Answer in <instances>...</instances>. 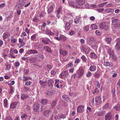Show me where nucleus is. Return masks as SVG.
<instances>
[{
  "label": "nucleus",
  "mask_w": 120,
  "mask_h": 120,
  "mask_svg": "<svg viewBox=\"0 0 120 120\" xmlns=\"http://www.w3.org/2000/svg\"><path fill=\"white\" fill-rule=\"evenodd\" d=\"M42 106H40L39 104L37 103L34 104L33 109L35 112H41L42 110Z\"/></svg>",
  "instance_id": "1"
},
{
  "label": "nucleus",
  "mask_w": 120,
  "mask_h": 120,
  "mask_svg": "<svg viewBox=\"0 0 120 120\" xmlns=\"http://www.w3.org/2000/svg\"><path fill=\"white\" fill-rule=\"evenodd\" d=\"M99 26L101 29L104 30H107L109 29V26L107 23L103 22L101 23Z\"/></svg>",
  "instance_id": "2"
},
{
  "label": "nucleus",
  "mask_w": 120,
  "mask_h": 120,
  "mask_svg": "<svg viewBox=\"0 0 120 120\" xmlns=\"http://www.w3.org/2000/svg\"><path fill=\"white\" fill-rule=\"evenodd\" d=\"M84 72L83 69L82 68H79L76 71V73L77 77L79 78L83 74Z\"/></svg>",
  "instance_id": "3"
},
{
  "label": "nucleus",
  "mask_w": 120,
  "mask_h": 120,
  "mask_svg": "<svg viewBox=\"0 0 120 120\" xmlns=\"http://www.w3.org/2000/svg\"><path fill=\"white\" fill-rule=\"evenodd\" d=\"M68 71H65L61 73L60 76L61 78H64L68 76Z\"/></svg>",
  "instance_id": "4"
},
{
  "label": "nucleus",
  "mask_w": 120,
  "mask_h": 120,
  "mask_svg": "<svg viewBox=\"0 0 120 120\" xmlns=\"http://www.w3.org/2000/svg\"><path fill=\"white\" fill-rule=\"evenodd\" d=\"M117 43L115 46V49L117 50H118L120 48V39L118 38L116 39Z\"/></svg>",
  "instance_id": "5"
},
{
  "label": "nucleus",
  "mask_w": 120,
  "mask_h": 120,
  "mask_svg": "<svg viewBox=\"0 0 120 120\" xmlns=\"http://www.w3.org/2000/svg\"><path fill=\"white\" fill-rule=\"evenodd\" d=\"M19 3L17 4L15 6L19 9H21L25 4V3L23 0H20Z\"/></svg>",
  "instance_id": "6"
},
{
  "label": "nucleus",
  "mask_w": 120,
  "mask_h": 120,
  "mask_svg": "<svg viewBox=\"0 0 120 120\" xmlns=\"http://www.w3.org/2000/svg\"><path fill=\"white\" fill-rule=\"evenodd\" d=\"M112 118V115L110 112L108 113L105 116V120H111Z\"/></svg>",
  "instance_id": "7"
},
{
  "label": "nucleus",
  "mask_w": 120,
  "mask_h": 120,
  "mask_svg": "<svg viewBox=\"0 0 120 120\" xmlns=\"http://www.w3.org/2000/svg\"><path fill=\"white\" fill-rule=\"evenodd\" d=\"M84 107L82 105L79 106L77 109V112L79 113H82L84 111Z\"/></svg>",
  "instance_id": "8"
},
{
  "label": "nucleus",
  "mask_w": 120,
  "mask_h": 120,
  "mask_svg": "<svg viewBox=\"0 0 120 120\" xmlns=\"http://www.w3.org/2000/svg\"><path fill=\"white\" fill-rule=\"evenodd\" d=\"M36 59L39 60V61L42 60L44 58V56L43 55L40 54H38L36 56Z\"/></svg>",
  "instance_id": "9"
},
{
  "label": "nucleus",
  "mask_w": 120,
  "mask_h": 120,
  "mask_svg": "<svg viewBox=\"0 0 120 120\" xmlns=\"http://www.w3.org/2000/svg\"><path fill=\"white\" fill-rule=\"evenodd\" d=\"M95 101L96 104L99 105L101 102V99L100 96H97L95 98Z\"/></svg>",
  "instance_id": "10"
},
{
  "label": "nucleus",
  "mask_w": 120,
  "mask_h": 120,
  "mask_svg": "<svg viewBox=\"0 0 120 120\" xmlns=\"http://www.w3.org/2000/svg\"><path fill=\"white\" fill-rule=\"evenodd\" d=\"M51 111L50 110H48L44 111L43 113V114L46 117H48L51 113Z\"/></svg>",
  "instance_id": "11"
},
{
  "label": "nucleus",
  "mask_w": 120,
  "mask_h": 120,
  "mask_svg": "<svg viewBox=\"0 0 120 120\" xmlns=\"http://www.w3.org/2000/svg\"><path fill=\"white\" fill-rule=\"evenodd\" d=\"M84 0H76V4L77 5H82L85 3Z\"/></svg>",
  "instance_id": "12"
},
{
  "label": "nucleus",
  "mask_w": 120,
  "mask_h": 120,
  "mask_svg": "<svg viewBox=\"0 0 120 120\" xmlns=\"http://www.w3.org/2000/svg\"><path fill=\"white\" fill-rule=\"evenodd\" d=\"M95 39L93 38H86L87 41L90 43L95 41Z\"/></svg>",
  "instance_id": "13"
},
{
  "label": "nucleus",
  "mask_w": 120,
  "mask_h": 120,
  "mask_svg": "<svg viewBox=\"0 0 120 120\" xmlns=\"http://www.w3.org/2000/svg\"><path fill=\"white\" fill-rule=\"evenodd\" d=\"M106 48L107 49V53L110 55H112V54L114 53L113 50H112V49L110 48L109 46H107L106 47Z\"/></svg>",
  "instance_id": "14"
},
{
  "label": "nucleus",
  "mask_w": 120,
  "mask_h": 120,
  "mask_svg": "<svg viewBox=\"0 0 120 120\" xmlns=\"http://www.w3.org/2000/svg\"><path fill=\"white\" fill-rule=\"evenodd\" d=\"M104 65L106 67L109 66L111 68L113 67V64L111 63L108 62H105L104 63Z\"/></svg>",
  "instance_id": "15"
},
{
  "label": "nucleus",
  "mask_w": 120,
  "mask_h": 120,
  "mask_svg": "<svg viewBox=\"0 0 120 120\" xmlns=\"http://www.w3.org/2000/svg\"><path fill=\"white\" fill-rule=\"evenodd\" d=\"M120 22V20L118 19L112 20V25H115L117 24Z\"/></svg>",
  "instance_id": "16"
},
{
  "label": "nucleus",
  "mask_w": 120,
  "mask_h": 120,
  "mask_svg": "<svg viewBox=\"0 0 120 120\" xmlns=\"http://www.w3.org/2000/svg\"><path fill=\"white\" fill-rule=\"evenodd\" d=\"M27 52L29 54L38 53L37 51L35 50H30L28 51Z\"/></svg>",
  "instance_id": "17"
},
{
  "label": "nucleus",
  "mask_w": 120,
  "mask_h": 120,
  "mask_svg": "<svg viewBox=\"0 0 120 120\" xmlns=\"http://www.w3.org/2000/svg\"><path fill=\"white\" fill-rule=\"evenodd\" d=\"M55 83L56 84V86L57 88H59L60 87H62V85L61 82L59 80H56Z\"/></svg>",
  "instance_id": "18"
},
{
  "label": "nucleus",
  "mask_w": 120,
  "mask_h": 120,
  "mask_svg": "<svg viewBox=\"0 0 120 120\" xmlns=\"http://www.w3.org/2000/svg\"><path fill=\"white\" fill-rule=\"evenodd\" d=\"M48 84L49 86H52L54 83V81L52 80H49L47 81Z\"/></svg>",
  "instance_id": "19"
},
{
  "label": "nucleus",
  "mask_w": 120,
  "mask_h": 120,
  "mask_svg": "<svg viewBox=\"0 0 120 120\" xmlns=\"http://www.w3.org/2000/svg\"><path fill=\"white\" fill-rule=\"evenodd\" d=\"M105 113L104 111H102L100 112H97L95 113L96 115L99 116H101L104 115Z\"/></svg>",
  "instance_id": "20"
},
{
  "label": "nucleus",
  "mask_w": 120,
  "mask_h": 120,
  "mask_svg": "<svg viewBox=\"0 0 120 120\" xmlns=\"http://www.w3.org/2000/svg\"><path fill=\"white\" fill-rule=\"evenodd\" d=\"M62 98L65 100L68 101H70V98L68 97V96L67 95H64L62 97Z\"/></svg>",
  "instance_id": "21"
},
{
  "label": "nucleus",
  "mask_w": 120,
  "mask_h": 120,
  "mask_svg": "<svg viewBox=\"0 0 120 120\" xmlns=\"http://www.w3.org/2000/svg\"><path fill=\"white\" fill-rule=\"evenodd\" d=\"M46 51L49 52H52L50 48L48 46H44L43 48Z\"/></svg>",
  "instance_id": "22"
},
{
  "label": "nucleus",
  "mask_w": 120,
  "mask_h": 120,
  "mask_svg": "<svg viewBox=\"0 0 120 120\" xmlns=\"http://www.w3.org/2000/svg\"><path fill=\"white\" fill-rule=\"evenodd\" d=\"M28 97V96L27 94H23L21 95V98L23 100L27 98Z\"/></svg>",
  "instance_id": "23"
},
{
  "label": "nucleus",
  "mask_w": 120,
  "mask_h": 120,
  "mask_svg": "<svg viewBox=\"0 0 120 120\" xmlns=\"http://www.w3.org/2000/svg\"><path fill=\"white\" fill-rule=\"evenodd\" d=\"M17 105V103L16 102H13L11 103L10 106L11 109H13L15 108L16 106Z\"/></svg>",
  "instance_id": "24"
},
{
  "label": "nucleus",
  "mask_w": 120,
  "mask_h": 120,
  "mask_svg": "<svg viewBox=\"0 0 120 120\" xmlns=\"http://www.w3.org/2000/svg\"><path fill=\"white\" fill-rule=\"evenodd\" d=\"M60 40H61L63 41H65L67 39L66 37L64 35L60 34Z\"/></svg>",
  "instance_id": "25"
},
{
  "label": "nucleus",
  "mask_w": 120,
  "mask_h": 120,
  "mask_svg": "<svg viewBox=\"0 0 120 120\" xmlns=\"http://www.w3.org/2000/svg\"><path fill=\"white\" fill-rule=\"evenodd\" d=\"M60 54L64 56L66 55L68 53V52L66 51L60 50Z\"/></svg>",
  "instance_id": "26"
},
{
  "label": "nucleus",
  "mask_w": 120,
  "mask_h": 120,
  "mask_svg": "<svg viewBox=\"0 0 120 120\" xmlns=\"http://www.w3.org/2000/svg\"><path fill=\"white\" fill-rule=\"evenodd\" d=\"M102 108L103 109H109L110 108V107L109 104V103H107Z\"/></svg>",
  "instance_id": "27"
},
{
  "label": "nucleus",
  "mask_w": 120,
  "mask_h": 120,
  "mask_svg": "<svg viewBox=\"0 0 120 120\" xmlns=\"http://www.w3.org/2000/svg\"><path fill=\"white\" fill-rule=\"evenodd\" d=\"M114 11L113 9L111 8H108L106 9L105 11L106 12L109 13L110 12H113Z\"/></svg>",
  "instance_id": "28"
},
{
  "label": "nucleus",
  "mask_w": 120,
  "mask_h": 120,
  "mask_svg": "<svg viewBox=\"0 0 120 120\" xmlns=\"http://www.w3.org/2000/svg\"><path fill=\"white\" fill-rule=\"evenodd\" d=\"M29 60L30 63H32L36 62V60L34 58L31 57L30 58Z\"/></svg>",
  "instance_id": "29"
},
{
  "label": "nucleus",
  "mask_w": 120,
  "mask_h": 120,
  "mask_svg": "<svg viewBox=\"0 0 120 120\" xmlns=\"http://www.w3.org/2000/svg\"><path fill=\"white\" fill-rule=\"evenodd\" d=\"M70 27V25L68 22H67L66 23L65 26V28L66 30H68Z\"/></svg>",
  "instance_id": "30"
},
{
  "label": "nucleus",
  "mask_w": 120,
  "mask_h": 120,
  "mask_svg": "<svg viewBox=\"0 0 120 120\" xmlns=\"http://www.w3.org/2000/svg\"><path fill=\"white\" fill-rule=\"evenodd\" d=\"M46 33L49 35H53L54 34L53 33L49 30H46Z\"/></svg>",
  "instance_id": "31"
},
{
  "label": "nucleus",
  "mask_w": 120,
  "mask_h": 120,
  "mask_svg": "<svg viewBox=\"0 0 120 120\" xmlns=\"http://www.w3.org/2000/svg\"><path fill=\"white\" fill-rule=\"evenodd\" d=\"M96 69V67L94 65L91 66L90 67V70L91 71H94Z\"/></svg>",
  "instance_id": "32"
},
{
  "label": "nucleus",
  "mask_w": 120,
  "mask_h": 120,
  "mask_svg": "<svg viewBox=\"0 0 120 120\" xmlns=\"http://www.w3.org/2000/svg\"><path fill=\"white\" fill-rule=\"evenodd\" d=\"M97 25L94 24H92L91 25L90 28L92 30H94L97 29Z\"/></svg>",
  "instance_id": "33"
},
{
  "label": "nucleus",
  "mask_w": 120,
  "mask_h": 120,
  "mask_svg": "<svg viewBox=\"0 0 120 120\" xmlns=\"http://www.w3.org/2000/svg\"><path fill=\"white\" fill-rule=\"evenodd\" d=\"M39 82L40 84L42 86H44L46 82V81H43L40 80L39 81Z\"/></svg>",
  "instance_id": "34"
},
{
  "label": "nucleus",
  "mask_w": 120,
  "mask_h": 120,
  "mask_svg": "<svg viewBox=\"0 0 120 120\" xmlns=\"http://www.w3.org/2000/svg\"><path fill=\"white\" fill-rule=\"evenodd\" d=\"M47 102V100L45 99L41 100V103L42 105H44Z\"/></svg>",
  "instance_id": "35"
},
{
  "label": "nucleus",
  "mask_w": 120,
  "mask_h": 120,
  "mask_svg": "<svg viewBox=\"0 0 120 120\" xmlns=\"http://www.w3.org/2000/svg\"><path fill=\"white\" fill-rule=\"evenodd\" d=\"M53 5H51L50 7L48 8V12L49 13H50L52 11L53 9Z\"/></svg>",
  "instance_id": "36"
},
{
  "label": "nucleus",
  "mask_w": 120,
  "mask_h": 120,
  "mask_svg": "<svg viewBox=\"0 0 120 120\" xmlns=\"http://www.w3.org/2000/svg\"><path fill=\"white\" fill-rule=\"evenodd\" d=\"M113 108L117 110H119L120 109V103L118 104L116 106H115L113 107Z\"/></svg>",
  "instance_id": "37"
},
{
  "label": "nucleus",
  "mask_w": 120,
  "mask_h": 120,
  "mask_svg": "<svg viewBox=\"0 0 120 120\" xmlns=\"http://www.w3.org/2000/svg\"><path fill=\"white\" fill-rule=\"evenodd\" d=\"M4 105L6 108L8 107V104L7 102V99H5L4 100Z\"/></svg>",
  "instance_id": "38"
},
{
  "label": "nucleus",
  "mask_w": 120,
  "mask_h": 120,
  "mask_svg": "<svg viewBox=\"0 0 120 120\" xmlns=\"http://www.w3.org/2000/svg\"><path fill=\"white\" fill-rule=\"evenodd\" d=\"M105 41L108 44L111 41V39L110 38H105Z\"/></svg>",
  "instance_id": "39"
},
{
  "label": "nucleus",
  "mask_w": 120,
  "mask_h": 120,
  "mask_svg": "<svg viewBox=\"0 0 120 120\" xmlns=\"http://www.w3.org/2000/svg\"><path fill=\"white\" fill-rule=\"evenodd\" d=\"M54 91L52 90H50V91H48L46 93V94L47 95H51L52 94L54 93Z\"/></svg>",
  "instance_id": "40"
},
{
  "label": "nucleus",
  "mask_w": 120,
  "mask_h": 120,
  "mask_svg": "<svg viewBox=\"0 0 120 120\" xmlns=\"http://www.w3.org/2000/svg\"><path fill=\"white\" fill-rule=\"evenodd\" d=\"M89 26L87 25L85 27L83 28V29L86 32L87 31L89 30Z\"/></svg>",
  "instance_id": "41"
},
{
  "label": "nucleus",
  "mask_w": 120,
  "mask_h": 120,
  "mask_svg": "<svg viewBox=\"0 0 120 120\" xmlns=\"http://www.w3.org/2000/svg\"><path fill=\"white\" fill-rule=\"evenodd\" d=\"M79 17H76L75 19H74V22L76 24L78 23L79 22Z\"/></svg>",
  "instance_id": "42"
},
{
  "label": "nucleus",
  "mask_w": 120,
  "mask_h": 120,
  "mask_svg": "<svg viewBox=\"0 0 120 120\" xmlns=\"http://www.w3.org/2000/svg\"><path fill=\"white\" fill-rule=\"evenodd\" d=\"M56 116L57 115L55 114V115H53L51 118V120H53V118L55 120H57L58 119L57 118V117Z\"/></svg>",
  "instance_id": "43"
},
{
  "label": "nucleus",
  "mask_w": 120,
  "mask_h": 120,
  "mask_svg": "<svg viewBox=\"0 0 120 120\" xmlns=\"http://www.w3.org/2000/svg\"><path fill=\"white\" fill-rule=\"evenodd\" d=\"M40 20L39 19H37V18L36 17H34L33 20V21L34 22H39Z\"/></svg>",
  "instance_id": "44"
},
{
  "label": "nucleus",
  "mask_w": 120,
  "mask_h": 120,
  "mask_svg": "<svg viewBox=\"0 0 120 120\" xmlns=\"http://www.w3.org/2000/svg\"><path fill=\"white\" fill-rule=\"evenodd\" d=\"M114 28L116 30L120 29V24L115 26Z\"/></svg>",
  "instance_id": "45"
},
{
  "label": "nucleus",
  "mask_w": 120,
  "mask_h": 120,
  "mask_svg": "<svg viewBox=\"0 0 120 120\" xmlns=\"http://www.w3.org/2000/svg\"><path fill=\"white\" fill-rule=\"evenodd\" d=\"M81 58L83 61L86 62V61L87 59L84 55H83Z\"/></svg>",
  "instance_id": "46"
},
{
  "label": "nucleus",
  "mask_w": 120,
  "mask_h": 120,
  "mask_svg": "<svg viewBox=\"0 0 120 120\" xmlns=\"http://www.w3.org/2000/svg\"><path fill=\"white\" fill-rule=\"evenodd\" d=\"M90 56L91 58H95L97 57V56L94 53H92L90 54Z\"/></svg>",
  "instance_id": "47"
},
{
  "label": "nucleus",
  "mask_w": 120,
  "mask_h": 120,
  "mask_svg": "<svg viewBox=\"0 0 120 120\" xmlns=\"http://www.w3.org/2000/svg\"><path fill=\"white\" fill-rule=\"evenodd\" d=\"M56 103L57 102L56 101H53L51 105L52 107V108H53V107L56 105Z\"/></svg>",
  "instance_id": "48"
},
{
  "label": "nucleus",
  "mask_w": 120,
  "mask_h": 120,
  "mask_svg": "<svg viewBox=\"0 0 120 120\" xmlns=\"http://www.w3.org/2000/svg\"><path fill=\"white\" fill-rule=\"evenodd\" d=\"M98 90H97V89L96 88L94 90V92H93V93L94 94H96L98 93Z\"/></svg>",
  "instance_id": "49"
},
{
  "label": "nucleus",
  "mask_w": 120,
  "mask_h": 120,
  "mask_svg": "<svg viewBox=\"0 0 120 120\" xmlns=\"http://www.w3.org/2000/svg\"><path fill=\"white\" fill-rule=\"evenodd\" d=\"M42 42L45 44H49V42L46 41L45 39H43L42 40Z\"/></svg>",
  "instance_id": "50"
},
{
  "label": "nucleus",
  "mask_w": 120,
  "mask_h": 120,
  "mask_svg": "<svg viewBox=\"0 0 120 120\" xmlns=\"http://www.w3.org/2000/svg\"><path fill=\"white\" fill-rule=\"evenodd\" d=\"M104 10V8H98L97 9V11L99 12H102Z\"/></svg>",
  "instance_id": "51"
},
{
  "label": "nucleus",
  "mask_w": 120,
  "mask_h": 120,
  "mask_svg": "<svg viewBox=\"0 0 120 120\" xmlns=\"http://www.w3.org/2000/svg\"><path fill=\"white\" fill-rule=\"evenodd\" d=\"M36 34H35L31 36V39L33 40H34L36 38Z\"/></svg>",
  "instance_id": "52"
},
{
  "label": "nucleus",
  "mask_w": 120,
  "mask_h": 120,
  "mask_svg": "<svg viewBox=\"0 0 120 120\" xmlns=\"http://www.w3.org/2000/svg\"><path fill=\"white\" fill-rule=\"evenodd\" d=\"M29 72V70H24V75H27Z\"/></svg>",
  "instance_id": "53"
},
{
  "label": "nucleus",
  "mask_w": 120,
  "mask_h": 120,
  "mask_svg": "<svg viewBox=\"0 0 120 120\" xmlns=\"http://www.w3.org/2000/svg\"><path fill=\"white\" fill-rule=\"evenodd\" d=\"M96 34L98 35H100L101 34V32H100L99 30H96L95 32Z\"/></svg>",
  "instance_id": "54"
},
{
  "label": "nucleus",
  "mask_w": 120,
  "mask_h": 120,
  "mask_svg": "<svg viewBox=\"0 0 120 120\" xmlns=\"http://www.w3.org/2000/svg\"><path fill=\"white\" fill-rule=\"evenodd\" d=\"M27 116L26 114H24L23 115H22V116H21V117L22 118H25L27 117Z\"/></svg>",
  "instance_id": "55"
},
{
  "label": "nucleus",
  "mask_w": 120,
  "mask_h": 120,
  "mask_svg": "<svg viewBox=\"0 0 120 120\" xmlns=\"http://www.w3.org/2000/svg\"><path fill=\"white\" fill-rule=\"evenodd\" d=\"M6 65L7 66V70H9L10 69L11 67L10 65L9 64H6Z\"/></svg>",
  "instance_id": "56"
},
{
  "label": "nucleus",
  "mask_w": 120,
  "mask_h": 120,
  "mask_svg": "<svg viewBox=\"0 0 120 120\" xmlns=\"http://www.w3.org/2000/svg\"><path fill=\"white\" fill-rule=\"evenodd\" d=\"M3 38H6L8 37V35L6 34H4L3 36Z\"/></svg>",
  "instance_id": "57"
},
{
  "label": "nucleus",
  "mask_w": 120,
  "mask_h": 120,
  "mask_svg": "<svg viewBox=\"0 0 120 120\" xmlns=\"http://www.w3.org/2000/svg\"><path fill=\"white\" fill-rule=\"evenodd\" d=\"M20 64V63L18 62H15V66L16 67H17L19 66Z\"/></svg>",
  "instance_id": "58"
},
{
  "label": "nucleus",
  "mask_w": 120,
  "mask_h": 120,
  "mask_svg": "<svg viewBox=\"0 0 120 120\" xmlns=\"http://www.w3.org/2000/svg\"><path fill=\"white\" fill-rule=\"evenodd\" d=\"M91 75V73L90 71H88L87 74L86 76L87 77H89Z\"/></svg>",
  "instance_id": "59"
},
{
  "label": "nucleus",
  "mask_w": 120,
  "mask_h": 120,
  "mask_svg": "<svg viewBox=\"0 0 120 120\" xmlns=\"http://www.w3.org/2000/svg\"><path fill=\"white\" fill-rule=\"evenodd\" d=\"M111 56V58L115 60L116 59V58L115 56L114 55V53H113L112 54V55H110Z\"/></svg>",
  "instance_id": "60"
},
{
  "label": "nucleus",
  "mask_w": 120,
  "mask_h": 120,
  "mask_svg": "<svg viewBox=\"0 0 120 120\" xmlns=\"http://www.w3.org/2000/svg\"><path fill=\"white\" fill-rule=\"evenodd\" d=\"M31 82L29 81L28 82H27L25 83V85L27 86H29L31 85Z\"/></svg>",
  "instance_id": "61"
},
{
  "label": "nucleus",
  "mask_w": 120,
  "mask_h": 120,
  "mask_svg": "<svg viewBox=\"0 0 120 120\" xmlns=\"http://www.w3.org/2000/svg\"><path fill=\"white\" fill-rule=\"evenodd\" d=\"M9 57H10L12 58H15V56H13V54H9L8 55Z\"/></svg>",
  "instance_id": "62"
},
{
  "label": "nucleus",
  "mask_w": 120,
  "mask_h": 120,
  "mask_svg": "<svg viewBox=\"0 0 120 120\" xmlns=\"http://www.w3.org/2000/svg\"><path fill=\"white\" fill-rule=\"evenodd\" d=\"M35 119V118L33 117H31V116H29L28 117V119L29 120H34Z\"/></svg>",
  "instance_id": "63"
},
{
  "label": "nucleus",
  "mask_w": 120,
  "mask_h": 120,
  "mask_svg": "<svg viewBox=\"0 0 120 120\" xmlns=\"http://www.w3.org/2000/svg\"><path fill=\"white\" fill-rule=\"evenodd\" d=\"M5 120H12L11 117L10 116L7 117Z\"/></svg>",
  "instance_id": "64"
}]
</instances>
